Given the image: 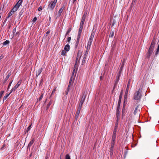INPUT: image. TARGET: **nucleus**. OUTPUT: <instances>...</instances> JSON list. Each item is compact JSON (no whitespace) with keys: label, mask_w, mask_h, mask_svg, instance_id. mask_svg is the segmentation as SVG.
Returning a JSON list of instances; mask_svg holds the SVG:
<instances>
[{"label":"nucleus","mask_w":159,"mask_h":159,"mask_svg":"<svg viewBox=\"0 0 159 159\" xmlns=\"http://www.w3.org/2000/svg\"><path fill=\"white\" fill-rule=\"evenodd\" d=\"M155 40L154 39L152 40L150 48L147 53L146 55V57L148 58L151 55L154 50V48L155 45Z\"/></svg>","instance_id":"f257e3e1"},{"label":"nucleus","mask_w":159,"mask_h":159,"mask_svg":"<svg viewBox=\"0 0 159 159\" xmlns=\"http://www.w3.org/2000/svg\"><path fill=\"white\" fill-rule=\"evenodd\" d=\"M142 91V89L140 88L138 91H137L134 94V100H139L141 97V92Z\"/></svg>","instance_id":"f03ea898"},{"label":"nucleus","mask_w":159,"mask_h":159,"mask_svg":"<svg viewBox=\"0 0 159 159\" xmlns=\"http://www.w3.org/2000/svg\"><path fill=\"white\" fill-rule=\"evenodd\" d=\"M82 52L79 50L78 52L74 68L77 67V65L80 62V60L82 56Z\"/></svg>","instance_id":"7ed1b4c3"},{"label":"nucleus","mask_w":159,"mask_h":159,"mask_svg":"<svg viewBox=\"0 0 159 159\" xmlns=\"http://www.w3.org/2000/svg\"><path fill=\"white\" fill-rule=\"evenodd\" d=\"M57 0H54L53 1H52L49 4L48 7V9L50 10H53L57 2Z\"/></svg>","instance_id":"20e7f679"},{"label":"nucleus","mask_w":159,"mask_h":159,"mask_svg":"<svg viewBox=\"0 0 159 159\" xmlns=\"http://www.w3.org/2000/svg\"><path fill=\"white\" fill-rule=\"evenodd\" d=\"M130 82V79H129V80L128 83L127 84V88H126V89L125 93V98H126L127 97V95L128 94V92L129 89Z\"/></svg>","instance_id":"39448f33"},{"label":"nucleus","mask_w":159,"mask_h":159,"mask_svg":"<svg viewBox=\"0 0 159 159\" xmlns=\"http://www.w3.org/2000/svg\"><path fill=\"white\" fill-rule=\"evenodd\" d=\"M86 14H87V13H85L83 15V16L82 17L81 21L80 23V25H83L84 23V21H85V18H86Z\"/></svg>","instance_id":"423d86ee"},{"label":"nucleus","mask_w":159,"mask_h":159,"mask_svg":"<svg viewBox=\"0 0 159 159\" xmlns=\"http://www.w3.org/2000/svg\"><path fill=\"white\" fill-rule=\"evenodd\" d=\"M22 1L23 0H19L15 6L18 8L21 5Z\"/></svg>","instance_id":"0eeeda50"},{"label":"nucleus","mask_w":159,"mask_h":159,"mask_svg":"<svg viewBox=\"0 0 159 159\" xmlns=\"http://www.w3.org/2000/svg\"><path fill=\"white\" fill-rule=\"evenodd\" d=\"M125 60H124L123 61V62H122V65L120 68V70H119V74H120V75L121 72L122 70V69L124 67V63H125Z\"/></svg>","instance_id":"6e6552de"},{"label":"nucleus","mask_w":159,"mask_h":159,"mask_svg":"<svg viewBox=\"0 0 159 159\" xmlns=\"http://www.w3.org/2000/svg\"><path fill=\"white\" fill-rule=\"evenodd\" d=\"M120 75L119 74L118 78H116V82H115V85H114V88L113 89V90H114L115 87H116L117 84V83H118V82L119 81V78L120 76Z\"/></svg>","instance_id":"1a4fd4ad"},{"label":"nucleus","mask_w":159,"mask_h":159,"mask_svg":"<svg viewBox=\"0 0 159 159\" xmlns=\"http://www.w3.org/2000/svg\"><path fill=\"white\" fill-rule=\"evenodd\" d=\"M18 85H16L13 88H12L11 90V93H12L13 91H14L16 90L19 87Z\"/></svg>","instance_id":"9d476101"},{"label":"nucleus","mask_w":159,"mask_h":159,"mask_svg":"<svg viewBox=\"0 0 159 159\" xmlns=\"http://www.w3.org/2000/svg\"><path fill=\"white\" fill-rule=\"evenodd\" d=\"M70 49V46L68 44L66 45L64 48V50L66 51H68Z\"/></svg>","instance_id":"9b49d317"},{"label":"nucleus","mask_w":159,"mask_h":159,"mask_svg":"<svg viewBox=\"0 0 159 159\" xmlns=\"http://www.w3.org/2000/svg\"><path fill=\"white\" fill-rule=\"evenodd\" d=\"M11 75V74L10 73H9L8 74V75L6 77L5 79V80L3 82V84H5L6 82V81L9 78Z\"/></svg>","instance_id":"f8f14e48"},{"label":"nucleus","mask_w":159,"mask_h":159,"mask_svg":"<svg viewBox=\"0 0 159 159\" xmlns=\"http://www.w3.org/2000/svg\"><path fill=\"white\" fill-rule=\"evenodd\" d=\"M94 35H95V32L94 31H93L92 32L91 35L90 36L89 39L93 40V39L94 38Z\"/></svg>","instance_id":"ddd939ff"},{"label":"nucleus","mask_w":159,"mask_h":159,"mask_svg":"<svg viewBox=\"0 0 159 159\" xmlns=\"http://www.w3.org/2000/svg\"><path fill=\"white\" fill-rule=\"evenodd\" d=\"M34 139H32V140H31L30 143H29L28 148H29V147H30L33 143L34 142Z\"/></svg>","instance_id":"4468645a"},{"label":"nucleus","mask_w":159,"mask_h":159,"mask_svg":"<svg viewBox=\"0 0 159 159\" xmlns=\"http://www.w3.org/2000/svg\"><path fill=\"white\" fill-rule=\"evenodd\" d=\"M18 9V8L15 6L14 7H13V9H12L11 10V12H12V13H14Z\"/></svg>","instance_id":"2eb2a0df"},{"label":"nucleus","mask_w":159,"mask_h":159,"mask_svg":"<svg viewBox=\"0 0 159 159\" xmlns=\"http://www.w3.org/2000/svg\"><path fill=\"white\" fill-rule=\"evenodd\" d=\"M66 51L65 50H62V52H61V55H63L64 56L66 55Z\"/></svg>","instance_id":"dca6fc26"},{"label":"nucleus","mask_w":159,"mask_h":159,"mask_svg":"<svg viewBox=\"0 0 159 159\" xmlns=\"http://www.w3.org/2000/svg\"><path fill=\"white\" fill-rule=\"evenodd\" d=\"M116 138V134H113L111 140V142H114L115 139Z\"/></svg>","instance_id":"f3484780"},{"label":"nucleus","mask_w":159,"mask_h":159,"mask_svg":"<svg viewBox=\"0 0 159 159\" xmlns=\"http://www.w3.org/2000/svg\"><path fill=\"white\" fill-rule=\"evenodd\" d=\"M83 25H80V27L79 28V32L81 33L83 29Z\"/></svg>","instance_id":"a211bd4d"},{"label":"nucleus","mask_w":159,"mask_h":159,"mask_svg":"<svg viewBox=\"0 0 159 159\" xmlns=\"http://www.w3.org/2000/svg\"><path fill=\"white\" fill-rule=\"evenodd\" d=\"M64 8L63 7H61L58 13L59 14V16H60L61 13L63 11V10Z\"/></svg>","instance_id":"6ab92c4d"},{"label":"nucleus","mask_w":159,"mask_h":159,"mask_svg":"<svg viewBox=\"0 0 159 159\" xmlns=\"http://www.w3.org/2000/svg\"><path fill=\"white\" fill-rule=\"evenodd\" d=\"M114 143H115L114 142H111V147L110 148V149H111V150H113V148L114 145Z\"/></svg>","instance_id":"aec40b11"},{"label":"nucleus","mask_w":159,"mask_h":159,"mask_svg":"<svg viewBox=\"0 0 159 159\" xmlns=\"http://www.w3.org/2000/svg\"><path fill=\"white\" fill-rule=\"evenodd\" d=\"M9 43V41L8 40H6L5 41L4 43H3V44L4 45H6L7 44H8Z\"/></svg>","instance_id":"412c9836"},{"label":"nucleus","mask_w":159,"mask_h":159,"mask_svg":"<svg viewBox=\"0 0 159 159\" xmlns=\"http://www.w3.org/2000/svg\"><path fill=\"white\" fill-rule=\"evenodd\" d=\"M42 71V68H40L38 70L37 73V74H38V75H39L41 73Z\"/></svg>","instance_id":"4be33fe9"},{"label":"nucleus","mask_w":159,"mask_h":159,"mask_svg":"<svg viewBox=\"0 0 159 159\" xmlns=\"http://www.w3.org/2000/svg\"><path fill=\"white\" fill-rule=\"evenodd\" d=\"M13 13H12L11 11L9 13V15L7 17L6 19V20L7 18H9L10 16H11L13 14Z\"/></svg>","instance_id":"5701e85b"},{"label":"nucleus","mask_w":159,"mask_h":159,"mask_svg":"<svg viewBox=\"0 0 159 159\" xmlns=\"http://www.w3.org/2000/svg\"><path fill=\"white\" fill-rule=\"evenodd\" d=\"M11 93H10L9 94H7L5 96H4V98H3V101H4L5 100H6V99L8 97V96Z\"/></svg>","instance_id":"b1692460"},{"label":"nucleus","mask_w":159,"mask_h":159,"mask_svg":"<svg viewBox=\"0 0 159 159\" xmlns=\"http://www.w3.org/2000/svg\"><path fill=\"white\" fill-rule=\"evenodd\" d=\"M81 33H80L79 32L78 33V37H77V42H79V39L80 37V35H81Z\"/></svg>","instance_id":"393cba45"},{"label":"nucleus","mask_w":159,"mask_h":159,"mask_svg":"<svg viewBox=\"0 0 159 159\" xmlns=\"http://www.w3.org/2000/svg\"><path fill=\"white\" fill-rule=\"evenodd\" d=\"M114 35V32L112 31H111V33L110 34V36L111 38L113 37Z\"/></svg>","instance_id":"a878e982"},{"label":"nucleus","mask_w":159,"mask_h":159,"mask_svg":"<svg viewBox=\"0 0 159 159\" xmlns=\"http://www.w3.org/2000/svg\"><path fill=\"white\" fill-rule=\"evenodd\" d=\"M138 107V106H137L136 107V108H135V110H134V115H136V113H137V112Z\"/></svg>","instance_id":"bb28decb"},{"label":"nucleus","mask_w":159,"mask_h":159,"mask_svg":"<svg viewBox=\"0 0 159 159\" xmlns=\"http://www.w3.org/2000/svg\"><path fill=\"white\" fill-rule=\"evenodd\" d=\"M77 67H75V68H74V70L73 71V72H72V74H71V76L72 77H73L74 76V74H75V69Z\"/></svg>","instance_id":"cd10ccee"},{"label":"nucleus","mask_w":159,"mask_h":159,"mask_svg":"<svg viewBox=\"0 0 159 159\" xmlns=\"http://www.w3.org/2000/svg\"><path fill=\"white\" fill-rule=\"evenodd\" d=\"M74 77H73L71 76L70 78V80L69 82L71 81V82L73 83L74 80Z\"/></svg>","instance_id":"c85d7f7f"},{"label":"nucleus","mask_w":159,"mask_h":159,"mask_svg":"<svg viewBox=\"0 0 159 159\" xmlns=\"http://www.w3.org/2000/svg\"><path fill=\"white\" fill-rule=\"evenodd\" d=\"M85 98H86V96L85 95L84 96H83L82 97V98L81 101H82V102L83 101V102H84V101L85 100Z\"/></svg>","instance_id":"c756f323"},{"label":"nucleus","mask_w":159,"mask_h":159,"mask_svg":"<svg viewBox=\"0 0 159 159\" xmlns=\"http://www.w3.org/2000/svg\"><path fill=\"white\" fill-rule=\"evenodd\" d=\"M85 59L86 58H83V60H82V65H83L84 64L85 62V61H86Z\"/></svg>","instance_id":"7c9ffc66"},{"label":"nucleus","mask_w":159,"mask_h":159,"mask_svg":"<svg viewBox=\"0 0 159 159\" xmlns=\"http://www.w3.org/2000/svg\"><path fill=\"white\" fill-rule=\"evenodd\" d=\"M4 92V91H2L0 93V99L2 97Z\"/></svg>","instance_id":"2f4dec72"},{"label":"nucleus","mask_w":159,"mask_h":159,"mask_svg":"<svg viewBox=\"0 0 159 159\" xmlns=\"http://www.w3.org/2000/svg\"><path fill=\"white\" fill-rule=\"evenodd\" d=\"M66 159H70V157L69 154H67L66 156Z\"/></svg>","instance_id":"473e14b6"},{"label":"nucleus","mask_w":159,"mask_h":159,"mask_svg":"<svg viewBox=\"0 0 159 159\" xmlns=\"http://www.w3.org/2000/svg\"><path fill=\"white\" fill-rule=\"evenodd\" d=\"M43 94H42L41 96H40V97L39 98V100H37V101H38V100L39 101H40L41 100L42 98H43Z\"/></svg>","instance_id":"72a5a7b5"},{"label":"nucleus","mask_w":159,"mask_h":159,"mask_svg":"<svg viewBox=\"0 0 159 159\" xmlns=\"http://www.w3.org/2000/svg\"><path fill=\"white\" fill-rule=\"evenodd\" d=\"M90 48V46L87 45L86 48V52L87 51L88 52V51L89 50Z\"/></svg>","instance_id":"f704fd0d"},{"label":"nucleus","mask_w":159,"mask_h":159,"mask_svg":"<svg viewBox=\"0 0 159 159\" xmlns=\"http://www.w3.org/2000/svg\"><path fill=\"white\" fill-rule=\"evenodd\" d=\"M110 156H112L113 154V150H111V149H110Z\"/></svg>","instance_id":"c9c22d12"},{"label":"nucleus","mask_w":159,"mask_h":159,"mask_svg":"<svg viewBox=\"0 0 159 159\" xmlns=\"http://www.w3.org/2000/svg\"><path fill=\"white\" fill-rule=\"evenodd\" d=\"M72 83H73L71 82V81L69 82V85H68V87L67 88L68 89H70V86L72 84Z\"/></svg>","instance_id":"e433bc0d"},{"label":"nucleus","mask_w":159,"mask_h":159,"mask_svg":"<svg viewBox=\"0 0 159 159\" xmlns=\"http://www.w3.org/2000/svg\"><path fill=\"white\" fill-rule=\"evenodd\" d=\"M87 55H88V52L87 51L85 52V53L84 54V58H86Z\"/></svg>","instance_id":"4c0bfd02"},{"label":"nucleus","mask_w":159,"mask_h":159,"mask_svg":"<svg viewBox=\"0 0 159 159\" xmlns=\"http://www.w3.org/2000/svg\"><path fill=\"white\" fill-rule=\"evenodd\" d=\"M83 102H83V101L82 102V101H80V104H79V106L82 107Z\"/></svg>","instance_id":"58836bf2"},{"label":"nucleus","mask_w":159,"mask_h":159,"mask_svg":"<svg viewBox=\"0 0 159 159\" xmlns=\"http://www.w3.org/2000/svg\"><path fill=\"white\" fill-rule=\"evenodd\" d=\"M117 129H114L113 132V134H116V131H117Z\"/></svg>","instance_id":"ea45409f"},{"label":"nucleus","mask_w":159,"mask_h":159,"mask_svg":"<svg viewBox=\"0 0 159 159\" xmlns=\"http://www.w3.org/2000/svg\"><path fill=\"white\" fill-rule=\"evenodd\" d=\"M70 31H71V28L69 29H68V30L66 32V35L68 34Z\"/></svg>","instance_id":"a19ab883"},{"label":"nucleus","mask_w":159,"mask_h":159,"mask_svg":"<svg viewBox=\"0 0 159 159\" xmlns=\"http://www.w3.org/2000/svg\"><path fill=\"white\" fill-rule=\"evenodd\" d=\"M37 20V18L36 17H35L33 19L32 21L33 23L34 22Z\"/></svg>","instance_id":"79ce46f5"},{"label":"nucleus","mask_w":159,"mask_h":159,"mask_svg":"<svg viewBox=\"0 0 159 159\" xmlns=\"http://www.w3.org/2000/svg\"><path fill=\"white\" fill-rule=\"evenodd\" d=\"M122 92L121 91V92L120 94V96L119 99V102H118V105L119 104L120 100V99H121V95H122Z\"/></svg>","instance_id":"37998d69"},{"label":"nucleus","mask_w":159,"mask_h":159,"mask_svg":"<svg viewBox=\"0 0 159 159\" xmlns=\"http://www.w3.org/2000/svg\"><path fill=\"white\" fill-rule=\"evenodd\" d=\"M51 102H50L48 104L47 106V108H48L50 106L51 104Z\"/></svg>","instance_id":"c03bdc74"},{"label":"nucleus","mask_w":159,"mask_h":159,"mask_svg":"<svg viewBox=\"0 0 159 159\" xmlns=\"http://www.w3.org/2000/svg\"><path fill=\"white\" fill-rule=\"evenodd\" d=\"M92 43L91 42H90L89 41L88 42V44H87V46H89L90 47V46L91 45Z\"/></svg>","instance_id":"a18cd8bd"},{"label":"nucleus","mask_w":159,"mask_h":159,"mask_svg":"<svg viewBox=\"0 0 159 159\" xmlns=\"http://www.w3.org/2000/svg\"><path fill=\"white\" fill-rule=\"evenodd\" d=\"M81 107H82L79 106V107L77 109V111H79L80 112Z\"/></svg>","instance_id":"49530a36"},{"label":"nucleus","mask_w":159,"mask_h":159,"mask_svg":"<svg viewBox=\"0 0 159 159\" xmlns=\"http://www.w3.org/2000/svg\"><path fill=\"white\" fill-rule=\"evenodd\" d=\"M31 125H30L29 126V127H28V129H27V131H28L30 129V128H31Z\"/></svg>","instance_id":"de8ad7c7"},{"label":"nucleus","mask_w":159,"mask_h":159,"mask_svg":"<svg viewBox=\"0 0 159 159\" xmlns=\"http://www.w3.org/2000/svg\"><path fill=\"white\" fill-rule=\"evenodd\" d=\"M137 1V0H133V1L132 2V4H135L136 3Z\"/></svg>","instance_id":"09e8293b"},{"label":"nucleus","mask_w":159,"mask_h":159,"mask_svg":"<svg viewBox=\"0 0 159 159\" xmlns=\"http://www.w3.org/2000/svg\"><path fill=\"white\" fill-rule=\"evenodd\" d=\"M69 89L67 88L66 91V95H67L68 94V92L69 91Z\"/></svg>","instance_id":"8fccbe9b"},{"label":"nucleus","mask_w":159,"mask_h":159,"mask_svg":"<svg viewBox=\"0 0 159 159\" xmlns=\"http://www.w3.org/2000/svg\"><path fill=\"white\" fill-rule=\"evenodd\" d=\"M21 81H19L16 84L17 85H18V86H19L20 84H21Z\"/></svg>","instance_id":"3c124183"},{"label":"nucleus","mask_w":159,"mask_h":159,"mask_svg":"<svg viewBox=\"0 0 159 159\" xmlns=\"http://www.w3.org/2000/svg\"><path fill=\"white\" fill-rule=\"evenodd\" d=\"M42 10V8L41 7H40L38 8V10L39 11H40Z\"/></svg>","instance_id":"603ef678"},{"label":"nucleus","mask_w":159,"mask_h":159,"mask_svg":"<svg viewBox=\"0 0 159 159\" xmlns=\"http://www.w3.org/2000/svg\"><path fill=\"white\" fill-rule=\"evenodd\" d=\"M12 81L9 84V85H8V89L9 88V87H10V86H11V83H12Z\"/></svg>","instance_id":"864d4df0"},{"label":"nucleus","mask_w":159,"mask_h":159,"mask_svg":"<svg viewBox=\"0 0 159 159\" xmlns=\"http://www.w3.org/2000/svg\"><path fill=\"white\" fill-rule=\"evenodd\" d=\"M70 39H71V37H68V38L67 39L68 42H70Z\"/></svg>","instance_id":"5fc2aeb1"},{"label":"nucleus","mask_w":159,"mask_h":159,"mask_svg":"<svg viewBox=\"0 0 159 159\" xmlns=\"http://www.w3.org/2000/svg\"><path fill=\"white\" fill-rule=\"evenodd\" d=\"M117 124H116V125H115V129H117V127H118V126H117Z\"/></svg>","instance_id":"6e6d98bb"},{"label":"nucleus","mask_w":159,"mask_h":159,"mask_svg":"<svg viewBox=\"0 0 159 159\" xmlns=\"http://www.w3.org/2000/svg\"><path fill=\"white\" fill-rule=\"evenodd\" d=\"M80 111H77L76 114H77V115H79L80 113Z\"/></svg>","instance_id":"4d7b16f0"},{"label":"nucleus","mask_w":159,"mask_h":159,"mask_svg":"<svg viewBox=\"0 0 159 159\" xmlns=\"http://www.w3.org/2000/svg\"><path fill=\"white\" fill-rule=\"evenodd\" d=\"M119 105V104L118 105V106ZM119 107L118 106L117 107V111H119Z\"/></svg>","instance_id":"13d9d810"},{"label":"nucleus","mask_w":159,"mask_h":159,"mask_svg":"<svg viewBox=\"0 0 159 159\" xmlns=\"http://www.w3.org/2000/svg\"><path fill=\"white\" fill-rule=\"evenodd\" d=\"M79 115H77V114H75V117L76 118H77L79 116Z\"/></svg>","instance_id":"bf43d9fd"},{"label":"nucleus","mask_w":159,"mask_h":159,"mask_svg":"<svg viewBox=\"0 0 159 159\" xmlns=\"http://www.w3.org/2000/svg\"><path fill=\"white\" fill-rule=\"evenodd\" d=\"M92 41H93V40L92 39H89V41L92 43Z\"/></svg>","instance_id":"052dcab7"},{"label":"nucleus","mask_w":159,"mask_h":159,"mask_svg":"<svg viewBox=\"0 0 159 159\" xmlns=\"http://www.w3.org/2000/svg\"><path fill=\"white\" fill-rule=\"evenodd\" d=\"M56 90L55 89H54L53 90L52 94L53 93L56 91Z\"/></svg>","instance_id":"680f3d73"},{"label":"nucleus","mask_w":159,"mask_h":159,"mask_svg":"<svg viewBox=\"0 0 159 159\" xmlns=\"http://www.w3.org/2000/svg\"><path fill=\"white\" fill-rule=\"evenodd\" d=\"M50 31H48L47 32V33H46V34H49L50 33Z\"/></svg>","instance_id":"e2e57ef3"},{"label":"nucleus","mask_w":159,"mask_h":159,"mask_svg":"<svg viewBox=\"0 0 159 159\" xmlns=\"http://www.w3.org/2000/svg\"><path fill=\"white\" fill-rule=\"evenodd\" d=\"M119 114V111H117L116 115H117V116H118Z\"/></svg>","instance_id":"0e129e2a"},{"label":"nucleus","mask_w":159,"mask_h":159,"mask_svg":"<svg viewBox=\"0 0 159 159\" xmlns=\"http://www.w3.org/2000/svg\"><path fill=\"white\" fill-rule=\"evenodd\" d=\"M3 57L2 56H0V59H2Z\"/></svg>","instance_id":"69168bd1"},{"label":"nucleus","mask_w":159,"mask_h":159,"mask_svg":"<svg viewBox=\"0 0 159 159\" xmlns=\"http://www.w3.org/2000/svg\"><path fill=\"white\" fill-rule=\"evenodd\" d=\"M76 0H73V2H75Z\"/></svg>","instance_id":"338daca9"},{"label":"nucleus","mask_w":159,"mask_h":159,"mask_svg":"<svg viewBox=\"0 0 159 159\" xmlns=\"http://www.w3.org/2000/svg\"><path fill=\"white\" fill-rule=\"evenodd\" d=\"M45 159H47V157H46L45 158Z\"/></svg>","instance_id":"774afa93"}]
</instances>
